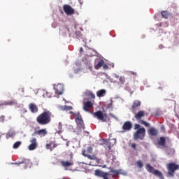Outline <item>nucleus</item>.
I'll return each instance as SVG.
<instances>
[{
    "label": "nucleus",
    "instance_id": "423d86ee",
    "mask_svg": "<svg viewBox=\"0 0 179 179\" xmlns=\"http://www.w3.org/2000/svg\"><path fill=\"white\" fill-rule=\"evenodd\" d=\"M145 169L148 173H152V174H154V176H157L159 178H163V173L160 172L159 170H155V168L152 166L150 164H147Z\"/></svg>",
    "mask_w": 179,
    "mask_h": 179
},
{
    "label": "nucleus",
    "instance_id": "4be33fe9",
    "mask_svg": "<svg viewBox=\"0 0 179 179\" xmlns=\"http://www.w3.org/2000/svg\"><path fill=\"white\" fill-rule=\"evenodd\" d=\"M106 90H100L96 92V96L98 97H104V96H106Z\"/></svg>",
    "mask_w": 179,
    "mask_h": 179
},
{
    "label": "nucleus",
    "instance_id": "ea45409f",
    "mask_svg": "<svg viewBox=\"0 0 179 179\" xmlns=\"http://www.w3.org/2000/svg\"><path fill=\"white\" fill-rule=\"evenodd\" d=\"M131 148H132V149H134V150H136V144L132 143L131 144Z\"/></svg>",
    "mask_w": 179,
    "mask_h": 179
},
{
    "label": "nucleus",
    "instance_id": "c756f323",
    "mask_svg": "<svg viewBox=\"0 0 179 179\" xmlns=\"http://www.w3.org/2000/svg\"><path fill=\"white\" fill-rule=\"evenodd\" d=\"M51 146H52V143H47L46 145H45L46 149H48V150H50V152H52L53 148Z\"/></svg>",
    "mask_w": 179,
    "mask_h": 179
},
{
    "label": "nucleus",
    "instance_id": "79ce46f5",
    "mask_svg": "<svg viewBox=\"0 0 179 179\" xmlns=\"http://www.w3.org/2000/svg\"><path fill=\"white\" fill-rule=\"evenodd\" d=\"M0 120H1L2 121H4V120H5V116L1 115V116L0 117Z\"/></svg>",
    "mask_w": 179,
    "mask_h": 179
},
{
    "label": "nucleus",
    "instance_id": "a878e982",
    "mask_svg": "<svg viewBox=\"0 0 179 179\" xmlns=\"http://www.w3.org/2000/svg\"><path fill=\"white\" fill-rule=\"evenodd\" d=\"M57 134H59V135H61V134L62 132H64V130H62V122H59L58 125H57Z\"/></svg>",
    "mask_w": 179,
    "mask_h": 179
},
{
    "label": "nucleus",
    "instance_id": "f704fd0d",
    "mask_svg": "<svg viewBox=\"0 0 179 179\" xmlns=\"http://www.w3.org/2000/svg\"><path fill=\"white\" fill-rule=\"evenodd\" d=\"M87 152L90 154L93 153V147H87L86 152Z\"/></svg>",
    "mask_w": 179,
    "mask_h": 179
},
{
    "label": "nucleus",
    "instance_id": "20e7f679",
    "mask_svg": "<svg viewBox=\"0 0 179 179\" xmlns=\"http://www.w3.org/2000/svg\"><path fill=\"white\" fill-rule=\"evenodd\" d=\"M146 135V129L145 127H141L138 129L136 131L134 134V141H143L145 139V136Z\"/></svg>",
    "mask_w": 179,
    "mask_h": 179
},
{
    "label": "nucleus",
    "instance_id": "c03bdc74",
    "mask_svg": "<svg viewBox=\"0 0 179 179\" xmlns=\"http://www.w3.org/2000/svg\"><path fill=\"white\" fill-rule=\"evenodd\" d=\"M83 52V48H80V54H82Z\"/></svg>",
    "mask_w": 179,
    "mask_h": 179
},
{
    "label": "nucleus",
    "instance_id": "6ab92c4d",
    "mask_svg": "<svg viewBox=\"0 0 179 179\" xmlns=\"http://www.w3.org/2000/svg\"><path fill=\"white\" fill-rule=\"evenodd\" d=\"M60 164H62L63 167L66 169L67 167H71V166H73V162L68 161H62L60 162Z\"/></svg>",
    "mask_w": 179,
    "mask_h": 179
},
{
    "label": "nucleus",
    "instance_id": "f3484780",
    "mask_svg": "<svg viewBox=\"0 0 179 179\" xmlns=\"http://www.w3.org/2000/svg\"><path fill=\"white\" fill-rule=\"evenodd\" d=\"M29 108L31 113L36 114V113H38V107L36 106L34 103H30L29 105Z\"/></svg>",
    "mask_w": 179,
    "mask_h": 179
},
{
    "label": "nucleus",
    "instance_id": "ddd939ff",
    "mask_svg": "<svg viewBox=\"0 0 179 179\" xmlns=\"http://www.w3.org/2000/svg\"><path fill=\"white\" fill-rule=\"evenodd\" d=\"M54 89L57 94L61 95L64 93V85L62 84H57L54 87Z\"/></svg>",
    "mask_w": 179,
    "mask_h": 179
},
{
    "label": "nucleus",
    "instance_id": "de8ad7c7",
    "mask_svg": "<svg viewBox=\"0 0 179 179\" xmlns=\"http://www.w3.org/2000/svg\"><path fill=\"white\" fill-rule=\"evenodd\" d=\"M71 113H73V112H70Z\"/></svg>",
    "mask_w": 179,
    "mask_h": 179
},
{
    "label": "nucleus",
    "instance_id": "2eb2a0df",
    "mask_svg": "<svg viewBox=\"0 0 179 179\" xmlns=\"http://www.w3.org/2000/svg\"><path fill=\"white\" fill-rule=\"evenodd\" d=\"M122 129L124 131H131L132 129V123L129 121L125 122L122 126Z\"/></svg>",
    "mask_w": 179,
    "mask_h": 179
},
{
    "label": "nucleus",
    "instance_id": "39448f33",
    "mask_svg": "<svg viewBox=\"0 0 179 179\" xmlns=\"http://www.w3.org/2000/svg\"><path fill=\"white\" fill-rule=\"evenodd\" d=\"M92 115L94 118H97V120L102 121V122H106L107 120H108V116L107 115V113H103L101 110H98L95 113H92Z\"/></svg>",
    "mask_w": 179,
    "mask_h": 179
},
{
    "label": "nucleus",
    "instance_id": "f257e3e1",
    "mask_svg": "<svg viewBox=\"0 0 179 179\" xmlns=\"http://www.w3.org/2000/svg\"><path fill=\"white\" fill-rule=\"evenodd\" d=\"M52 113L50 110H45L36 117V122L39 125H48L52 120Z\"/></svg>",
    "mask_w": 179,
    "mask_h": 179
},
{
    "label": "nucleus",
    "instance_id": "a19ab883",
    "mask_svg": "<svg viewBox=\"0 0 179 179\" xmlns=\"http://www.w3.org/2000/svg\"><path fill=\"white\" fill-rule=\"evenodd\" d=\"M102 66H103V69H108V65H107V64H103V65Z\"/></svg>",
    "mask_w": 179,
    "mask_h": 179
},
{
    "label": "nucleus",
    "instance_id": "bb28decb",
    "mask_svg": "<svg viewBox=\"0 0 179 179\" xmlns=\"http://www.w3.org/2000/svg\"><path fill=\"white\" fill-rule=\"evenodd\" d=\"M161 14L164 19H169V16H170V13L167 11H162L161 12Z\"/></svg>",
    "mask_w": 179,
    "mask_h": 179
},
{
    "label": "nucleus",
    "instance_id": "e433bc0d",
    "mask_svg": "<svg viewBox=\"0 0 179 179\" xmlns=\"http://www.w3.org/2000/svg\"><path fill=\"white\" fill-rule=\"evenodd\" d=\"M134 129H141V125L138 124H134Z\"/></svg>",
    "mask_w": 179,
    "mask_h": 179
},
{
    "label": "nucleus",
    "instance_id": "0eeeda50",
    "mask_svg": "<svg viewBox=\"0 0 179 179\" xmlns=\"http://www.w3.org/2000/svg\"><path fill=\"white\" fill-rule=\"evenodd\" d=\"M48 135V131L47 129H41L38 130H35L32 134V136H40V138H44V136H47Z\"/></svg>",
    "mask_w": 179,
    "mask_h": 179
},
{
    "label": "nucleus",
    "instance_id": "412c9836",
    "mask_svg": "<svg viewBox=\"0 0 179 179\" xmlns=\"http://www.w3.org/2000/svg\"><path fill=\"white\" fill-rule=\"evenodd\" d=\"M106 174H107V172H103L99 169L95 171V176H96L97 177H101L103 178L104 176Z\"/></svg>",
    "mask_w": 179,
    "mask_h": 179
},
{
    "label": "nucleus",
    "instance_id": "a211bd4d",
    "mask_svg": "<svg viewBox=\"0 0 179 179\" xmlns=\"http://www.w3.org/2000/svg\"><path fill=\"white\" fill-rule=\"evenodd\" d=\"M148 132L149 135H151V136H157V134H159L157 129L154 127H151L150 129H149Z\"/></svg>",
    "mask_w": 179,
    "mask_h": 179
},
{
    "label": "nucleus",
    "instance_id": "9d476101",
    "mask_svg": "<svg viewBox=\"0 0 179 179\" xmlns=\"http://www.w3.org/2000/svg\"><path fill=\"white\" fill-rule=\"evenodd\" d=\"M141 104H142V102L139 100L134 101L131 108V110L133 114H135L136 113V110H139V108L141 107Z\"/></svg>",
    "mask_w": 179,
    "mask_h": 179
},
{
    "label": "nucleus",
    "instance_id": "6e6552de",
    "mask_svg": "<svg viewBox=\"0 0 179 179\" xmlns=\"http://www.w3.org/2000/svg\"><path fill=\"white\" fill-rule=\"evenodd\" d=\"M75 120L77 124L78 128H79L80 129H85V123L83 122V120L82 119V116L80 115V114L78 113L76 115Z\"/></svg>",
    "mask_w": 179,
    "mask_h": 179
},
{
    "label": "nucleus",
    "instance_id": "393cba45",
    "mask_svg": "<svg viewBox=\"0 0 179 179\" xmlns=\"http://www.w3.org/2000/svg\"><path fill=\"white\" fill-rule=\"evenodd\" d=\"M85 96H88V97H91V99H96V95L91 91H86Z\"/></svg>",
    "mask_w": 179,
    "mask_h": 179
},
{
    "label": "nucleus",
    "instance_id": "5701e85b",
    "mask_svg": "<svg viewBox=\"0 0 179 179\" xmlns=\"http://www.w3.org/2000/svg\"><path fill=\"white\" fill-rule=\"evenodd\" d=\"M14 104H16V102L15 101H4L3 103H0V106H13Z\"/></svg>",
    "mask_w": 179,
    "mask_h": 179
},
{
    "label": "nucleus",
    "instance_id": "9b49d317",
    "mask_svg": "<svg viewBox=\"0 0 179 179\" xmlns=\"http://www.w3.org/2000/svg\"><path fill=\"white\" fill-rule=\"evenodd\" d=\"M11 164H17V166H20V164H24V169H30L31 167V162L29 159H24L22 161L18 163H11Z\"/></svg>",
    "mask_w": 179,
    "mask_h": 179
},
{
    "label": "nucleus",
    "instance_id": "dca6fc26",
    "mask_svg": "<svg viewBox=\"0 0 179 179\" xmlns=\"http://www.w3.org/2000/svg\"><path fill=\"white\" fill-rule=\"evenodd\" d=\"M82 155L83 156H85V157H87V159H89L90 160H99V159H97V157H96V155H90L86 154V150H84L82 151Z\"/></svg>",
    "mask_w": 179,
    "mask_h": 179
},
{
    "label": "nucleus",
    "instance_id": "b1692460",
    "mask_svg": "<svg viewBox=\"0 0 179 179\" xmlns=\"http://www.w3.org/2000/svg\"><path fill=\"white\" fill-rule=\"evenodd\" d=\"M103 65H104V60L100 59L99 61L98 64L94 65V69L97 70V69L101 68V66H103Z\"/></svg>",
    "mask_w": 179,
    "mask_h": 179
},
{
    "label": "nucleus",
    "instance_id": "f03ea898",
    "mask_svg": "<svg viewBox=\"0 0 179 179\" xmlns=\"http://www.w3.org/2000/svg\"><path fill=\"white\" fill-rule=\"evenodd\" d=\"M145 117V111L139 110L138 113H135L134 118L138 121V124H141V125H145L147 128L150 127V124L148 123L146 121L142 120Z\"/></svg>",
    "mask_w": 179,
    "mask_h": 179
},
{
    "label": "nucleus",
    "instance_id": "f8f14e48",
    "mask_svg": "<svg viewBox=\"0 0 179 179\" xmlns=\"http://www.w3.org/2000/svg\"><path fill=\"white\" fill-rule=\"evenodd\" d=\"M114 78L115 79H119V81L117 82V85H119V86H122V85H125V83H127V79L124 76H120L115 74L114 75Z\"/></svg>",
    "mask_w": 179,
    "mask_h": 179
},
{
    "label": "nucleus",
    "instance_id": "72a5a7b5",
    "mask_svg": "<svg viewBox=\"0 0 179 179\" xmlns=\"http://www.w3.org/2000/svg\"><path fill=\"white\" fill-rule=\"evenodd\" d=\"M15 134L13 132H8L6 135L7 138H13L15 136Z\"/></svg>",
    "mask_w": 179,
    "mask_h": 179
},
{
    "label": "nucleus",
    "instance_id": "c9c22d12",
    "mask_svg": "<svg viewBox=\"0 0 179 179\" xmlns=\"http://www.w3.org/2000/svg\"><path fill=\"white\" fill-rule=\"evenodd\" d=\"M73 107L72 106H64V110H66L67 111H71V110H73Z\"/></svg>",
    "mask_w": 179,
    "mask_h": 179
},
{
    "label": "nucleus",
    "instance_id": "1a4fd4ad",
    "mask_svg": "<svg viewBox=\"0 0 179 179\" xmlns=\"http://www.w3.org/2000/svg\"><path fill=\"white\" fill-rule=\"evenodd\" d=\"M63 10L68 16H72V15L75 14V9L72 8V7L68 4L63 6Z\"/></svg>",
    "mask_w": 179,
    "mask_h": 179
},
{
    "label": "nucleus",
    "instance_id": "49530a36",
    "mask_svg": "<svg viewBox=\"0 0 179 179\" xmlns=\"http://www.w3.org/2000/svg\"><path fill=\"white\" fill-rule=\"evenodd\" d=\"M128 83H129L127 82V83H126V85H128Z\"/></svg>",
    "mask_w": 179,
    "mask_h": 179
},
{
    "label": "nucleus",
    "instance_id": "4c0bfd02",
    "mask_svg": "<svg viewBox=\"0 0 179 179\" xmlns=\"http://www.w3.org/2000/svg\"><path fill=\"white\" fill-rule=\"evenodd\" d=\"M129 75H133L134 76H137V73L135 71H129Z\"/></svg>",
    "mask_w": 179,
    "mask_h": 179
},
{
    "label": "nucleus",
    "instance_id": "2f4dec72",
    "mask_svg": "<svg viewBox=\"0 0 179 179\" xmlns=\"http://www.w3.org/2000/svg\"><path fill=\"white\" fill-rule=\"evenodd\" d=\"M30 143L31 145H35L37 146V138H33L32 139L30 140Z\"/></svg>",
    "mask_w": 179,
    "mask_h": 179
},
{
    "label": "nucleus",
    "instance_id": "cd10ccee",
    "mask_svg": "<svg viewBox=\"0 0 179 179\" xmlns=\"http://www.w3.org/2000/svg\"><path fill=\"white\" fill-rule=\"evenodd\" d=\"M109 173H110V176H118V174H120V171L111 169L109 171Z\"/></svg>",
    "mask_w": 179,
    "mask_h": 179
},
{
    "label": "nucleus",
    "instance_id": "a18cd8bd",
    "mask_svg": "<svg viewBox=\"0 0 179 179\" xmlns=\"http://www.w3.org/2000/svg\"><path fill=\"white\" fill-rule=\"evenodd\" d=\"M55 148H57V144L53 145V149H55Z\"/></svg>",
    "mask_w": 179,
    "mask_h": 179
},
{
    "label": "nucleus",
    "instance_id": "473e14b6",
    "mask_svg": "<svg viewBox=\"0 0 179 179\" xmlns=\"http://www.w3.org/2000/svg\"><path fill=\"white\" fill-rule=\"evenodd\" d=\"M136 164L139 169H142V167H143V163H142V161L141 160L137 161Z\"/></svg>",
    "mask_w": 179,
    "mask_h": 179
},
{
    "label": "nucleus",
    "instance_id": "37998d69",
    "mask_svg": "<svg viewBox=\"0 0 179 179\" xmlns=\"http://www.w3.org/2000/svg\"><path fill=\"white\" fill-rule=\"evenodd\" d=\"M78 2L80 5L83 4V0H78Z\"/></svg>",
    "mask_w": 179,
    "mask_h": 179
},
{
    "label": "nucleus",
    "instance_id": "7ed1b4c3",
    "mask_svg": "<svg viewBox=\"0 0 179 179\" xmlns=\"http://www.w3.org/2000/svg\"><path fill=\"white\" fill-rule=\"evenodd\" d=\"M166 169L168 170V177H174V173L179 170V165L174 162L169 163L167 164Z\"/></svg>",
    "mask_w": 179,
    "mask_h": 179
},
{
    "label": "nucleus",
    "instance_id": "7c9ffc66",
    "mask_svg": "<svg viewBox=\"0 0 179 179\" xmlns=\"http://www.w3.org/2000/svg\"><path fill=\"white\" fill-rule=\"evenodd\" d=\"M37 148V145L34 144H30L28 147L29 150H34V149Z\"/></svg>",
    "mask_w": 179,
    "mask_h": 179
},
{
    "label": "nucleus",
    "instance_id": "09e8293b",
    "mask_svg": "<svg viewBox=\"0 0 179 179\" xmlns=\"http://www.w3.org/2000/svg\"><path fill=\"white\" fill-rule=\"evenodd\" d=\"M178 177H179V173H178Z\"/></svg>",
    "mask_w": 179,
    "mask_h": 179
},
{
    "label": "nucleus",
    "instance_id": "aec40b11",
    "mask_svg": "<svg viewBox=\"0 0 179 179\" xmlns=\"http://www.w3.org/2000/svg\"><path fill=\"white\" fill-rule=\"evenodd\" d=\"M158 145L162 146V148H166V138L164 137H160L158 141Z\"/></svg>",
    "mask_w": 179,
    "mask_h": 179
},
{
    "label": "nucleus",
    "instance_id": "58836bf2",
    "mask_svg": "<svg viewBox=\"0 0 179 179\" xmlns=\"http://www.w3.org/2000/svg\"><path fill=\"white\" fill-rule=\"evenodd\" d=\"M108 176H110V174L106 172V174H105L104 176L102 178H103V179H109L108 178Z\"/></svg>",
    "mask_w": 179,
    "mask_h": 179
},
{
    "label": "nucleus",
    "instance_id": "c85d7f7f",
    "mask_svg": "<svg viewBox=\"0 0 179 179\" xmlns=\"http://www.w3.org/2000/svg\"><path fill=\"white\" fill-rule=\"evenodd\" d=\"M20 145H22V141H17L13 144V149H17Z\"/></svg>",
    "mask_w": 179,
    "mask_h": 179
},
{
    "label": "nucleus",
    "instance_id": "4468645a",
    "mask_svg": "<svg viewBox=\"0 0 179 179\" xmlns=\"http://www.w3.org/2000/svg\"><path fill=\"white\" fill-rule=\"evenodd\" d=\"M90 108H93V103H92V101H87L84 103L83 110H84V111L89 113Z\"/></svg>",
    "mask_w": 179,
    "mask_h": 179
}]
</instances>
